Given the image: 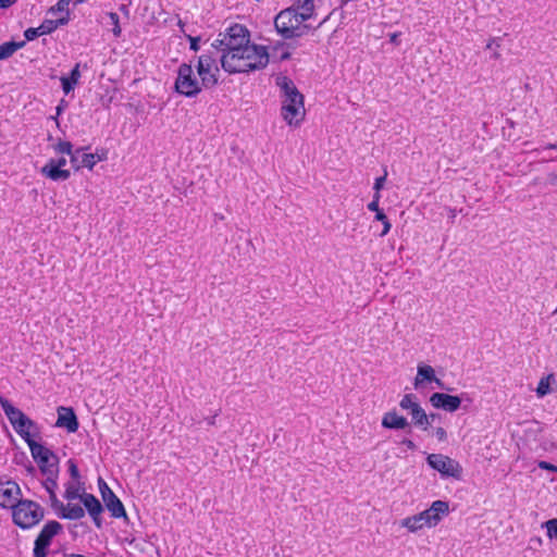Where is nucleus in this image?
<instances>
[{
	"label": "nucleus",
	"mask_w": 557,
	"mask_h": 557,
	"mask_svg": "<svg viewBox=\"0 0 557 557\" xmlns=\"http://www.w3.org/2000/svg\"><path fill=\"white\" fill-rule=\"evenodd\" d=\"M268 63L267 48L253 44L242 47L238 51H224L221 55V66L230 74L262 70Z\"/></svg>",
	"instance_id": "nucleus-1"
},
{
	"label": "nucleus",
	"mask_w": 557,
	"mask_h": 557,
	"mask_svg": "<svg viewBox=\"0 0 557 557\" xmlns=\"http://www.w3.org/2000/svg\"><path fill=\"white\" fill-rule=\"evenodd\" d=\"M45 476L46 479L42 482V485L49 495V503L55 516L60 519L70 520H77L83 518L85 509L82 508L79 503H67V505H64L61 500L58 499L55 494L58 490V474Z\"/></svg>",
	"instance_id": "nucleus-2"
},
{
	"label": "nucleus",
	"mask_w": 557,
	"mask_h": 557,
	"mask_svg": "<svg viewBox=\"0 0 557 557\" xmlns=\"http://www.w3.org/2000/svg\"><path fill=\"white\" fill-rule=\"evenodd\" d=\"M274 25L277 33L285 39L301 37L310 29L290 8L281 11L276 15Z\"/></svg>",
	"instance_id": "nucleus-3"
},
{
	"label": "nucleus",
	"mask_w": 557,
	"mask_h": 557,
	"mask_svg": "<svg viewBox=\"0 0 557 557\" xmlns=\"http://www.w3.org/2000/svg\"><path fill=\"white\" fill-rule=\"evenodd\" d=\"M214 40L213 47L224 51H238L239 48L250 45V34L248 29L240 24L228 26L224 33L219 34Z\"/></svg>",
	"instance_id": "nucleus-4"
},
{
	"label": "nucleus",
	"mask_w": 557,
	"mask_h": 557,
	"mask_svg": "<svg viewBox=\"0 0 557 557\" xmlns=\"http://www.w3.org/2000/svg\"><path fill=\"white\" fill-rule=\"evenodd\" d=\"M174 87L175 91L180 95L191 98L196 97L203 86L201 81L199 82L195 76L193 66L190 64L183 63L178 66Z\"/></svg>",
	"instance_id": "nucleus-5"
},
{
	"label": "nucleus",
	"mask_w": 557,
	"mask_h": 557,
	"mask_svg": "<svg viewBox=\"0 0 557 557\" xmlns=\"http://www.w3.org/2000/svg\"><path fill=\"white\" fill-rule=\"evenodd\" d=\"M28 447L44 475L59 474V458L51 449L37 442H32Z\"/></svg>",
	"instance_id": "nucleus-6"
},
{
	"label": "nucleus",
	"mask_w": 557,
	"mask_h": 557,
	"mask_svg": "<svg viewBox=\"0 0 557 557\" xmlns=\"http://www.w3.org/2000/svg\"><path fill=\"white\" fill-rule=\"evenodd\" d=\"M399 407L406 410L411 416L412 423L422 430H428L431 421L436 418V414H426L424 409L417 400V396L413 394H406L399 401Z\"/></svg>",
	"instance_id": "nucleus-7"
},
{
	"label": "nucleus",
	"mask_w": 557,
	"mask_h": 557,
	"mask_svg": "<svg viewBox=\"0 0 557 557\" xmlns=\"http://www.w3.org/2000/svg\"><path fill=\"white\" fill-rule=\"evenodd\" d=\"M428 465L438 471L442 476L460 479L462 474V467L455 459L442 455V454H430L426 457Z\"/></svg>",
	"instance_id": "nucleus-8"
},
{
	"label": "nucleus",
	"mask_w": 557,
	"mask_h": 557,
	"mask_svg": "<svg viewBox=\"0 0 557 557\" xmlns=\"http://www.w3.org/2000/svg\"><path fill=\"white\" fill-rule=\"evenodd\" d=\"M197 72L205 88H211L218 84L219 66L216 58L210 53L199 55Z\"/></svg>",
	"instance_id": "nucleus-9"
},
{
	"label": "nucleus",
	"mask_w": 557,
	"mask_h": 557,
	"mask_svg": "<svg viewBox=\"0 0 557 557\" xmlns=\"http://www.w3.org/2000/svg\"><path fill=\"white\" fill-rule=\"evenodd\" d=\"M13 522H40L44 518V509L33 500H21L12 509Z\"/></svg>",
	"instance_id": "nucleus-10"
},
{
	"label": "nucleus",
	"mask_w": 557,
	"mask_h": 557,
	"mask_svg": "<svg viewBox=\"0 0 557 557\" xmlns=\"http://www.w3.org/2000/svg\"><path fill=\"white\" fill-rule=\"evenodd\" d=\"M281 115L283 120L289 126H299L306 115L304 97H298V99L281 100Z\"/></svg>",
	"instance_id": "nucleus-11"
},
{
	"label": "nucleus",
	"mask_w": 557,
	"mask_h": 557,
	"mask_svg": "<svg viewBox=\"0 0 557 557\" xmlns=\"http://www.w3.org/2000/svg\"><path fill=\"white\" fill-rule=\"evenodd\" d=\"M448 503L443 500H435L429 509L421 511L418 515L406 518L403 522H432L438 521L444 515L448 512Z\"/></svg>",
	"instance_id": "nucleus-12"
},
{
	"label": "nucleus",
	"mask_w": 557,
	"mask_h": 557,
	"mask_svg": "<svg viewBox=\"0 0 557 557\" xmlns=\"http://www.w3.org/2000/svg\"><path fill=\"white\" fill-rule=\"evenodd\" d=\"M470 400L466 393L460 396L449 395L445 393H434L430 397V403L434 408L443 409L448 412L457 411L463 399Z\"/></svg>",
	"instance_id": "nucleus-13"
},
{
	"label": "nucleus",
	"mask_w": 557,
	"mask_h": 557,
	"mask_svg": "<svg viewBox=\"0 0 557 557\" xmlns=\"http://www.w3.org/2000/svg\"><path fill=\"white\" fill-rule=\"evenodd\" d=\"M61 524H46L35 541L34 557H46L51 540L59 533Z\"/></svg>",
	"instance_id": "nucleus-14"
},
{
	"label": "nucleus",
	"mask_w": 557,
	"mask_h": 557,
	"mask_svg": "<svg viewBox=\"0 0 557 557\" xmlns=\"http://www.w3.org/2000/svg\"><path fill=\"white\" fill-rule=\"evenodd\" d=\"M21 496V488L17 483L8 481L0 484V506L13 509Z\"/></svg>",
	"instance_id": "nucleus-15"
},
{
	"label": "nucleus",
	"mask_w": 557,
	"mask_h": 557,
	"mask_svg": "<svg viewBox=\"0 0 557 557\" xmlns=\"http://www.w3.org/2000/svg\"><path fill=\"white\" fill-rule=\"evenodd\" d=\"M275 85L280 89L281 100L298 99V97H304L295 83L286 75H278L275 78Z\"/></svg>",
	"instance_id": "nucleus-16"
},
{
	"label": "nucleus",
	"mask_w": 557,
	"mask_h": 557,
	"mask_svg": "<svg viewBox=\"0 0 557 557\" xmlns=\"http://www.w3.org/2000/svg\"><path fill=\"white\" fill-rule=\"evenodd\" d=\"M13 429L26 442L27 445H30L32 442H36L33 436L38 435V426L36 422H34L28 417L20 420L13 426Z\"/></svg>",
	"instance_id": "nucleus-17"
},
{
	"label": "nucleus",
	"mask_w": 557,
	"mask_h": 557,
	"mask_svg": "<svg viewBox=\"0 0 557 557\" xmlns=\"http://www.w3.org/2000/svg\"><path fill=\"white\" fill-rule=\"evenodd\" d=\"M424 382H434L437 387L444 388L442 380L436 377L434 369L429 364H419L414 377V387L418 388Z\"/></svg>",
	"instance_id": "nucleus-18"
},
{
	"label": "nucleus",
	"mask_w": 557,
	"mask_h": 557,
	"mask_svg": "<svg viewBox=\"0 0 557 557\" xmlns=\"http://www.w3.org/2000/svg\"><path fill=\"white\" fill-rule=\"evenodd\" d=\"M381 424L384 429L388 430H404L410 425L407 418L399 414L396 410L385 412Z\"/></svg>",
	"instance_id": "nucleus-19"
},
{
	"label": "nucleus",
	"mask_w": 557,
	"mask_h": 557,
	"mask_svg": "<svg viewBox=\"0 0 557 557\" xmlns=\"http://www.w3.org/2000/svg\"><path fill=\"white\" fill-rule=\"evenodd\" d=\"M79 502L84 505L82 508L87 510L94 522H99L100 515L103 511L101 503L92 494L85 492L82 493Z\"/></svg>",
	"instance_id": "nucleus-20"
},
{
	"label": "nucleus",
	"mask_w": 557,
	"mask_h": 557,
	"mask_svg": "<svg viewBox=\"0 0 557 557\" xmlns=\"http://www.w3.org/2000/svg\"><path fill=\"white\" fill-rule=\"evenodd\" d=\"M57 425L65 428L69 432H76L78 421L72 408L61 407L58 411Z\"/></svg>",
	"instance_id": "nucleus-21"
},
{
	"label": "nucleus",
	"mask_w": 557,
	"mask_h": 557,
	"mask_svg": "<svg viewBox=\"0 0 557 557\" xmlns=\"http://www.w3.org/2000/svg\"><path fill=\"white\" fill-rule=\"evenodd\" d=\"M40 173L53 181V182H64L70 178L71 172L66 169H61L60 166L55 165L51 161H48L45 166L41 168Z\"/></svg>",
	"instance_id": "nucleus-22"
},
{
	"label": "nucleus",
	"mask_w": 557,
	"mask_h": 557,
	"mask_svg": "<svg viewBox=\"0 0 557 557\" xmlns=\"http://www.w3.org/2000/svg\"><path fill=\"white\" fill-rule=\"evenodd\" d=\"M292 11H294L302 22H307L308 20L314 16V0H296L292 7H289Z\"/></svg>",
	"instance_id": "nucleus-23"
},
{
	"label": "nucleus",
	"mask_w": 557,
	"mask_h": 557,
	"mask_svg": "<svg viewBox=\"0 0 557 557\" xmlns=\"http://www.w3.org/2000/svg\"><path fill=\"white\" fill-rule=\"evenodd\" d=\"M102 500L106 508L110 511L112 518H126L124 506L114 493L103 497Z\"/></svg>",
	"instance_id": "nucleus-24"
},
{
	"label": "nucleus",
	"mask_w": 557,
	"mask_h": 557,
	"mask_svg": "<svg viewBox=\"0 0 557 557\" xmlns=\"http://www.w3.org/2000/svg\"><path fill=\"white\" fill-rule=\"evenodd\" d=\"M0 406L12 426H14L20 420L27 417L22 410L14 407L5 397H3L1 395H0Z\"/></svg>",
	"instance_id": "nucleus-25"
},
{
	"label": "nucleus",
	"mask_w": 557,
	"mask_h": 557,
	"mask_svg": "<svg viewBox=\"0 0 557 557\" xmlns=\"http://www.w3.org/2000/svg\"><path fill=\"white\" fill-rule=\"evenodd\" d=\"M269 53V59L272 58L273 61H285L290 58V46L284 41H277L271 46Z\"/></svg>",
	"instance_id": "nucleus-26"
},
{
	"label": "nucleus",
	"mask_w": 557,
	"mask_h": 557,
	"mask_svg": "<svg viewBox=\"0 0 557 557\" xmlns=\"http://www.w3.org/2000/svg\"><path fill=\"white\" fill-rule=\"evenodd\" d=\"M79 76V64H76L74 69L71 71L70 77H61L62 89L65 94H69L74 89V86L77 84Z\"/></svg>",
	"instance_id": "nucleus-27"
},
{
	"label": "nucleus",
	"mask_w": 557,
	"mask_h": 557,
	"mask_svg": "<svg viewBox=\"0 0 557 557\" xmlns=\"http://www.w3.org/2000/svg\"><path fill=\"white\" fill-rule=\"evenodd\" d=\"M24 46V42L8 41L0 45V60H5L13 55L18 49Z\"/></svg>",
	"instance_id": "nucleus-28"
},
{
	"label": "nucleus",
	"mask_w": 557,
	"mask_h": 557,
	"mask_svg": "<svg viewBox=\"0 0 557 557\" xmlns=\"http://www.w3.org/2000/svg\"><path fill=\"white\" fill-rule=\"evenodd\" d=\"M81 486L78 481H72L66 483L64 497L69 503H73L75 499H81L82 494L79 493Z\"/></svg>",
	"instance_id": "nucleus-29"
},
{
	"label": "nucleus",
	"mask_w": 557,
	"mask_h": 557,
	"mask_svg": "<svg viewBox=\"0 0 557 557\" xmlns=\"http://www.w3.org/2000/svg\"><path fill=\"white\" fill-rule=\"evenodd\" d=\"M72 0H59L54 7L51 8V12H60L63 14L61 18H59L60 24H64L67 22L69 14H70V4Z\"/></svg>",
	"instance_id": "nucleus-30"
},
{
	"label": "nucleus",
	"mask_w": 557,
	"mask_h": 557,
	"mask_svg": "<svg viewBox=\"0 0 557 557\" xmlns=\"http://www.w3.org/2000/svg\"><path fill=\"white\" fill-rule=\"evenodd\" d=\"M107 159V152H103V157H98V152L96 153H82V168H88L92 170L94 166Z\"/></svg>",
	"instance_id": "nucleus-31"
},
{
	"label": "nucleus",
	"mask_w": 557,
	"mask_h": 557,
	"mask_svg": "<svg viewBox=\"0 0 557 557\" xmlns=\"http://www.w3.org/2000/svg\"><path fill=\"white\" fill-rule=\"evenodd\" d=\"M107 17L110 20V24L112 25V33L114 37L119 38L122 34V28L120 26V17L114 12H108Z\"/></svg>",
	"instance_id": "nucleus-32"
},
{
	"label": "nucleus",
	"mask_w": 557,
	"mask_h": 557,
	"mask_svg": "<svg viewBox=\"0 0 557 557\" xmlns=\"http://www.w3.org/2000/svg\"><path fill=\"white\" fill-rule=\"evenodd\" d=\"M53 150L59 154H72L73 145L67 140H59L53 145Z\"/></svg>",
	"instance_id": "nucleus-33"
},
{
	"label": "nucleus",
	"mask_w": 557,
	"mask_h": 557,
	"mask_svg": "<svg viewBox=\"0 0 557 557\" xmlns=\"http://www.w3.org/2000/svg\"><path fill=\"white\" fill-rule=\"evenodd\" d=\"M549 377H550V375L547 377L541 379V381L539 382V385L536 387V394L539 397H544L545 395H547L550 392Z\"/></svg>",
	"instance_id": "nucleus-34"
},
{
	"label": "nucleus",
	"mask_w": 557,
	"mask_h": 557,
	"mask_svg": "<svg viewBox=\"0 0 557 557\" xmlns=\"http://www.w3.org/2000/svg\"><path fill=\"white\" fill-rule=\"evenodd\" d=\"M83 149L72 150V154H67L70 157V161L74 169L78 170L82 168V159L79 160V154Z\"/></svg>",
	"instance_id": "nucleus-35"
},
{
	"label": "nucleus",
	"mask_w": 557,
	"mask_h": 557,
	"mask_svg": "<svg viewBox=\"0 0 557 557\" xmlns=\"http://www.w3.org/2000/svg\"><path fill=\"white\" fill-rule=\"evenodd\" d=\"M58 23L59 21H45L41 25H39L42 35L52 33L58 27Z\"/></svg>",
	"instance_id": "nucleus-36"
},
{
	"label": "nucleus",
	"mask_w": 557,
	"mask_h": 557,
	"mask_svg": "<svg viewBox=\"0 0 557 557\" xmlns=\"http://www.w3.org/2000/svg\"><path fill=\"white\" fill-rule=\"evenodd\" d=\"M24 36H25V38L27 40H34L37 37L42 36V33H41L39 26L38 27H30V28H27L25 30Z\"/></svg>",
	"instance_id": "nucleus-37"
},
{
	"label": "nucleus",
	"mask_w": 557,
	"mask_h": 557,
	"mask_svg": "<svg viewBox=\"0 0 557 557\" xmlns=\"http://www.w3.org/2000/svg\"><path fill=\"white\" fill-rule=\"evenodd\" d=\"M368 209L375 212V220H384V212L380 209L379 202L371 201L368 203Z\"/></svg>",
	"instance_id": "nucleus-38"
},
{
	"label": "nucleus",
	"mask_w": 557,
	"mask_h": 557,
	"mask_svg": "<svg viewBox=\"0 0 557 557\" xmlns=\"http://www.w3.org/2000/svg\"><path fill=\"white\" fill-rule=\"evenodd\" d=\"M67 465H69V472L73 479V481H78V478H79V470L75 463L74 460L70 459L67 461Z\"/></svg>",
	"instance_id": "nucleus-39"
},
{
	"label": "nucleus",
	"mask_w": 557,
	"mask_h": 557,
	"mask_svg": "<svg viewBox=\"0 0 557 557\" xmlns=\"http://www.w3.org/2000/svg\"><path fill=\"white\" fill-rule=\"evenodd\" d=\"M98 485L102 498L113 493V491L109 487L106 481L101 478H99L98 480Z\"/></svg>",
	"instance_id": "nucleus-40"
},
{
	"label": "nucleus",
	"mask_w": 557,
	"mask_h": 557,
	"mask_svg": "<svg viewBox=\"0 0 557 557\" xmlns=\"http://www.w3.org/2000/svg\"><path fill=\"white\" fill-rule=\"evenodd\" d=\"M379 221H380V223H382V231L379 233V236L384 237L391 231L392 224L385 213H384V220H379Z\"/></svg>",
	"instance_id": "nucleus-41"
},
{
	"label": "nucleus",
	"mask_w": 557,
	"mask_h": 557,
	"mask_svg": "<svg viewBox=\"0 0 557 557\" xmlns=\"http://www.w3.org/2000/svg\"><path fill=\"white\" fill-rule=\"evenodd\" d=\"M434 436L437 438L438 442H445L447 440V433L444 428L438 426L434 430Z\"/></svg>",
	"instance_id": "nucleus-42"
},
{
	"label": "nucleus",
	"mask_w": 557,
	"mask_h": 557,
	"mask_svg": "<svg viewBox=\"0 0 557 557\" xmlns=\"http://www.w3.org/2000/svg\"><path fill=\"white\" fill-rule=\"evenodd\" d=\"M399 444H400L401 446H405V447H406V449H408V450H416V449H417V445L414 444V442H413L412 440H410V438H407V437H404V438L399 442Z\"/></svg>",
	"instance_id": "nucleus-43"
},
{
	"label": "nucleus",
	"mask_w": 557,
	"mask_h": 557,
	"mask_svg": "<svg viewBox=\"0 0 557 557\" xmlns=\"http://www.w3.org/2000/svg\"><path fill=\"white\" fill-rule=\"evenodd\" d=\"M545 527L548 537L557 540V524H545Z\"/></svg>",
	"instance_id": "nucleus-44"
},
{
	"label": "nucleus",
	"mask_w": 557,
	"mask_h": 557,
	"mask_svg": "<svg viewBox=\"0 0 557 557\" xmlns=\"http://www.w3.org/2000/svg\"><path fill=\"white\" fill-rule=\"evenodd\" d=\"M539 468L543 469V470H548V471H553V472H557V466H554L547 461H540L539 462Z\"/></svg>",
	"instance_id": "nucleus-45"
},
{
	"label": "nucleus",
	"mask_w": 557,
	"mask_h": 557,
	"mask_svg": "<svg viewBox=\"0 0 557 557\" xmlns=\"http://www.w3.org/2000/svg\"><path fill=\"white\" fill-rule=\"evenodd\" d=\"M385 180H386V174H385V175H383V176H381V177H377V178L375 180V182H374V186H373V188H374V190H375V191H380V190L383 188L384 183H385Z\"/></svg>",
	"instance_id": "nucleus-46"
},
{
	"label": "nucleus",
	"mask_w": 557,
	"mask_h": 557,
	"mask_svg": "<svg viewBox=\"0 0 557 557\" xmlns=\"http://www.w3.org/2000/svg\"><path fill=\"white\" fill-rule=\"evenodd\" d=\"M49 161H51L55 165L60 166L61 169H64V166L67 163V161H66V159L64 157H61V158H58V159H50Z\"/></svg>",
	"instance_id": "nucleus-47"
},
{
	"label": "nucleus",
	"mask_w": 557,
	"mask_h": 557,
	"mask_svg": "<svg viewBox=\"0 0 557 557\" xmlns=\"http://www.w3.org/2000/svg\"><path fill=\"white\" fill-rule=\"evenodd\" d=\"M189 40H190V49L194 50V51H198L199 49V38L197 37H189Z\"/></svg>",
	"instance_id": "nucleus-48"
},
{
	"label": "nucleus",
	"mask_w": 557,
	"mask_h": 557,
	"mask_svg": "<svg viewBox=\"0 0 557 557\" xmlns=\"http://www.w3.org/2000/svg\"><path fill=\"white\" fill-rule=\"evenodd\" d=\"M17 0H0V9H7L14 4Z\"/></svg>",
	"instance_id": "nucleus-49"
},
{
	"label": "nucleus",
	"mask_w": 557,
	"mask_h": 557,
	"mask_svg": "<svg viewBox=\"0 0 557 557\" xmlns=\"http://www.w3.org/2000/svg\"><path fill=\"white\" fill-rule=\"evenodd\" d=\"M399 33L389 34V41L394 45H399Z\"/></svg>",
	"instance_id": "nucleus-50"
},
{
	"label": "nucleus",
	"mask_w": 557,
	"mask_h": 557,
	"mask_svg": "<svg viewBox=\"0 0 557 557\" xmlns=\"http://www.w3.org/2000/svg\"><path fill=\"white\" fill-rule=\"evenodd\" d=\"M456 215H457L456 209H449V219L451 222H454Z\"/></svg>",
	"instance_id": "nucleus-51"
},
{
	"label": "nucleus",
	"mask_w": 557,
	"mask_h": 557,
	"mask_svg": "<svg viewBox=\"0 0 557 557\" xmlns=\"http://www.w3.org/2000/svg\"><path fill=\"white\" fill-rule=\"evenodd\" d=\"M380 198H381L380 191H375L372 201L380 202Z\"/></svg>",
	"instance_id": "nucleus-52"
},
{
	"label": "nucleus",
	"mask_w": 557,
	"mask_h": 557,
	"mask_svg": "<svg viewBox=\"0 0 557 557\" xmlns=\"http://www.w3.org/2000/svg\"><path fill=\"white\" fill-rule=\"evenodd\" d=\"M408 527L410 532H417L419 529L416 524H408Z\"/></svg>",
	"instance_id": "nucleus-53"
},
{
	"label": "nucleus",
	"mask_w": 557,
	"mask_h": 557,
	"mask_svg": "<svg viewBox=\"0 0 557 557\" xmlns=\"http://www.w3.org/2000/svg\"><path fill=\"white\" fill-rule=\"evenodd\" d=\"M545 149H555V150H557V144H548L547 146H545Z\"/></svg>",
	"instance_id": "nucleus-54"
},
{
	"label": "nucleus",
	"mask_w": 557,
	"mask_h": 557,
	"mask_svg": "<svg viewBox=\"0 0 557 557\" xmlns=\"http://www.w3.org/2000/svg\"><path fill=\"white\" fill-rule=\"evenodd\" d=\"M208 423L213 425L215 423V416L208 420Z\"/></svg>",
	"instance_id": "nucleus-55"
},
{
	"label": "nucleus",
	"mask_w": 557,
	"mask_h": 557,
	"mask_svg": "<svg viewBox=\"0 0 557 557\" xmlns=\"http://www.w3.org/2000/svg\"><path fill=\"white\" fill-rule=\"evenodd\" d=\"M23 529H28L32 524H18Z\"/></svg>",
	"instance_id": "nucleus-56"
},
{
	"label": "nucleus",
	"mask_w": 557,
	"mask_h": 557,
	"mask_svg": "<svg viewBox=\"0 0 557 557\" xmlns=\"http://www.w3.org/2000/svg\"><path fill=\"white\" fill-rule=\"evenodd\" d=\"M546 522H552V523H555V522H557V518H554V519H549V520H547Z\"/></svg>",
	"instance_id": "nucleus-57"
},
{
	"label": "nucleus",
	"mask_w": 557,
	"mask_h": 557,
	"mask_svg": "<svg viewBox=\"0 0 557 557\" xmlns=\"http://www.w3.org/2000/svg\"><path fill=\"white\" fill-rule=\"evenodd\" d=\"M60 113H61V108H60V107H58V108H57V114H60Z\"/></svg>",
	"instance_id": "nucleus-58"
},
{
	"label": "nucleus",
	"mask_w": 557,
	"mask_h": 557,
	"mask_svg": "<svg viewBox=\"0 0 557 557\" xmlns=\"http://www.w3.org/2000/svg\"><path fill=\"white\" fill-rule=\"evenodd\" d=\"M103 152H106V151L102 150L101 153L98 152V157H103Z\"/></svg>",
	"instance_id": "nucleus-59"
},
{
	"label": "nucleus",
	"mask_w": 557,
	"mask_h": 557,
	"mask_svg": "<svg viewBox=\"0 0 557 557\" xmlns=\"http://www.w3.org/2000/svg\"><path fill=\"white\" fill-rule=\"evenodd\" d=\"M121 10L126 11V7L125 5H121Z\"/></svg>",
	"instance_id": "nucleus-60"
}]
</instances>
